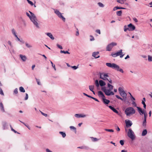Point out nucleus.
<instances>
[{
  "mask_svg": "<svg viewBox=\"0 0 152 152\" xmlns=\"http://www.w3.org/2000/svg\"><path fill=\"white\" fill-rule=\"evenodd\" d=\"M127 136L132 140H133L135 138V136L134 132L131 129H129L127 132Z\"/></svg>",
  "mask_w": 152,
  "mask_h": 152,
  "instance_id": "1a4fd4ad",
  "label": "nucleus"
},
{
  "mask_svg": "<svg viewBox=\"0 0 152 152\" xmlns=\"http://www.w3.org/2000/svg\"><path fill=\"white\" fill-rule=\"evenodd\" d=\"M125 123L127 127H129L131 126L132 124V122L129 120L125 121Z\"/></svg>",
  "mask_w": 152,
  "mask_h": 152,
  "instance_id": "4468645a",
  "label": "nucleus"
},
{
  "mask_svg": "<svg viewBox=\"0 0 152 152\" xmlns=\"http://www.w3.org/2000/svg\"><path fill=\"white\" fill-rule=\"evenodd\" d=\"M99 84L101 86H104L106 85L105 83L102 80L99 81Z\"/></svg>",
  "mask_w": 152,
  "mask_h": 152,
  "instance_id": "4be33fe9",
  "label": "nucleus"
},
{
  "mask_svg": "<svg viewBox=\"0 0 152 152\" xmlns=\"http://www.w3.org/2000/svg\"><path fill=\"white\" fill-rule=\"evenodd\" d=\"M143 119V121L142 122V125L144 126H146V119L142 118Z\"/></svg>",
  "mask_w": 152,
  "mask_h": 152,
  "instance_id": "c85d7f7f",
  "label": "nucleus"
},
{
  "mask_svg": "<svg viewBox=\"0 0 152 152\" xmlns=\"http://www.w3.org/2000/svg\"><path fill=\"white\" fill-rule=\"evenodd\" d=\"M106 65L107 66L112 68L118 71H119L122 73H124L123 70L121 69H120L119 66L115 64L107 63L106 64Z\"/></svg>",
  "mask_w": 152,
  "mask_h": 152,
  "instance_id": "f03ea898",
  "label": "nucleus"
},
{
  "mask_svg": "<svg viewBox=\"0 0 152 152\" xmlns=\"http://www.w3.org/2000/svg\"><path fill=\"white\" fill-rule=\"evenodd\" d=\"M3 127L4 129L7 128V124L6 123H4L3 124Z\"/></svg>",
  "mask_w": 152,
  "mask_h": 152,
  "instance_id": "c756f323",
  "label": "nucleus"
},
{
  "mask_svg": "<svg viewBox=\"0 0 152 152\" xmlns=\"http://www.w3.org/2000/svg\"><path fill=\"white\" fill-rule=\"evenodd\" d=\"M0 109L2 112L4 113L5 112L4 105L2 102L0 103Z\"/></svg>",
  "mask_w": 152,
  "mask_h": 152,
  "instance_id": "f3484780",
  "label": "nucleus"
},
{
  "mask_svg": "<svg viewBox=\"0 0 152 152\" xmlns=\"http://www.w3.org/2000/svg\"><path fill=\"white\" fill-rule=\"evenodd\" d=\"M14 92L15 94H17L18 93V89L17 88H16L14 90Z\"/></svg>",
  "mask_w": 152,
  "mask_h": 152,
  "instance_id": "052dcab7",
  "label": "nucleus"
},
{
  "mask_svg": "<svg viewBox=\"0 0 152 152\" xmlns=\"http://www.w3.org/2000/svg\"><path fill=\"white\" fill-rule=\"evenodd\" d=\"M107 85L108 87L109 88V89L113 90V86L109 83H108Z\"/></svg>",
  "mask_w": 152,
  "mask_h": 152,
  "instance_id": "473e14b6",
  "label": "nucleus"
},
{
  "mask_svg": "<svg viewBox=\"0 0 152 152\" xmlns=\"http://www.w3.org/2000/svg\"><path fill=\"white\" fill-rule=\"evenodd\" d=\"M143 114L144 115V118H143L146 119L148 115L147 113L145 112Z\"/></svg>",
  "mask_w": 152,
  "mask_h": 152,
  "instance_id": "a18cd8bd",
  "label": "nucleus"
},
{
  "mask_svg": "<svg viewBox=\"0 0 152 152\" xmlns=\"http://www.w3.org/2000/svg\"><path fill=\"white\" fill-rule=\"evenodd\" d=\"M147 131L146 129L144 130L142 133V136H145L147 134Z\"/></svg>",
  "mask_w": 152,
  "mask_h": 152,
  "instance_id": "cd10ccee",
  "label": "nucleus"
},
{
  "mask_svg": "<svg viewBox=\"0 0 152 152\" xmlns=\"http://www.w3.org/2000/svg\"><path fill=\"white\" fill-rule=\"evenodd\" d=\"M36 81L38 85H41V83L39 82V80L36 78Z\"/></svg>",
  "mask_w": 152,
  "mask_h": 152,
  "instance_id": "6e6d98bb",
  "label": "nucleus"
},
{
  "mask_svg": "<svg viewBox=\"0 0 152 152\" xmlns=\"http://www.w3.org/2000/svg\"><path fill=\"white\" fill-rule=\"evenodd\" d=\"M28 95L27 93L26 94V97L24 99V100H26L28 99Z\"/></svg>",
  "mask_w": 152,
  "mask_h": 152,
  "instance_id": "5fc2aeb1",
  "label": "nucleus"
},
{
  "mask_svg": "<svg viewBox=\"0 0 152 152\" xmlns=\"http://www.w3.org/2000/svg\"><path fill=\"white\" fill-rule=\"evenodd\" d=\"M46 152H53L48 148H46Z\"/></svg>",
  "mask_w": 152,
  "mask_h": 152,
  "instance_id": "774afa93",
  "label": "nucleus"
},
{
  "mask_svg": "<svg viewBox=\"0 0 152 152\" xmlns=\"http://www.w3.org/2000/svg\"><path fill=\"white\" fill-rule=\"evenodd\" d=\"M120 143L121 144V145H124V141L123 140H120Z\"/></svg>",
  "mask_w": 152,
  "mask_h": 152,
  "instance_id": "864d4df0",
  "label": "nucleus"
},
{
  "mask_svg": "<svg viewBox=\"0 0 152 152\" xmlns=\"http://www.w3.org/2000/svg\"><path fill=\"white\" fill-rule=\"evenodd\" d=\"M50 62L52 66L53 67L54 70L55 71L56 70V69L55 67V65L53 64V63L52 62V61H50Z\"/></svg>",
  "mask_w": 152,
  "mask_h": 152,
  "instance_id": "ea45409f",
  "label": "nucleus"
},
{
  "mask_svg": "<svg viewBox=\"0 0 152 152\" xmlns=\"http://www.w3.org/2000/svg\"><path fill=\"white\" fill-rule=\"evenodd\" d=\"M118 91L119 94L121 96H122L125 101L126 100L127 94L125 92L123 88L121 87H119L118 88Z\"/></svg>",
  "mask_w": 152,
  "mask_h": 152,
  "instance_id": "6e6552de",
  "label": "nucleus"
},
{
  "mask_svg": "<svg viewBox=\"0 0 152 152\" xmlns=\"http://www.w3.org/2000/svg\"><path fill=\"white\" fill-rule=\"evenodd\" d=\"M128 26L129 27V31H132L134 30L135 28V27L132 24L130 23L128 25Z\"/></svg>",
  "mask_w": 152,
  "mask_h": 152,
  "instance_id": "ddd939ff",
  "label": "nucleus"
},
{
  "mask_svg": "<svg viewBox=\"0 0 152 152\" xmlns=\"http://www.w3.org/2000/svg\"><path fill=\"white\" fill-rule=\"evenodd\" d=\"M45 34H46L48 37H50L53 40L54 39V37L53 36V35L50 33H46Z\"/></svg>",
  "mask_w": 152,
  "mask_h": 152,
  "instance_id": "6ab92c4d",
  "label": "nucleus"
},
{
  "mask_svg": "<svg viewBox=\"0 0 152 152\" xmlns=\"http://www.w3.org/2000/svg\"><path fill=\"white\" fill-rule=\"evenodd\" d=\"M129 28H128L126 26H124V30L125 31H126L128 30H129Z\"/></svg>",
  "mask_w": 152,
  "mask_h": 152,
  "instance_id": "09e8293b",
  "label": "nucleus"
},
{
  "mask_svg": "<svg viewBox=\"0 0 152 152\" xmlns=\"http://www.w3.org/2000/svg\"><path fill=\"white\" fill-rule=\"evenodd\" d=\"M95 85H96V86L97 87H98L99 86V84L98 81L97 80H96V81H95Z\"/></svg>",
  "mask_w": 152,
  "mask_h": 152,
  "instance_id": "58836bf2",
  "label": "nucleus"
},
{
  "mask_svg": "<svg viewBox=\"0 0 152 152\" xmlns=\"http://www.w3.org/2000/svg\"><path fill=\"white\" fill-rule=\"evenodd\" d=\"M115 96L118 99H121L122 101L124 100V99H122V98L120 96H119L118 95H115Z\"/></svg>",
  "mask_w": 152,
  "mask_h": 152,
  "instance_id": "c03bdc74",
  "label": "nucleus"
},
{
  "mask_svg": "<svg viewBox=\"0 0 152 152\" xmlns=\"http://www.w3.org/2000/svg\"><path fill=\"white\" fill-rule=\"evenodd\" d=\"M54 12L60 18L62 19V20L65 22V18L62 15V14L61 13L57 10H54Z\"/></svg>",
  "mask_w": 152,
  "mask_h": 152,
  "instance_id": "9b49d317",
  "label": "nucleus"
},
{
  "mask_svg": "<svg viewBox=\"0 0 152 152\" xmlns=\"http://www.w3.org/2000/svg\"><path fill=\"white\" fill-rule=\"evenodd\" d=\"M94 86V85H91L89 86V90L91 91L94 94H95V92L93 91Z\"/></svg>",
  "mask_w": 152,
  "mask_h": 152,
  "instance_id": "aec40b11",
  "label": "nucleus"
},
{
  "mask_svg": "<svg viewBox=\"0 0 152 152\" xmlns=\"http://www.w3.org/2000/svg\"><path fill=\"white\" fill-rule=\"evenodd\" d=\"M102 90L107 96H110L114 94V93L112 91V90L110 89H106L105 87H102Z\"/></svg>",
  "mask_w": 152,
  "mask_h": 152,
  "instance_id": "423d86ee",
  "label": "nucleus"
},
{
  "mask_svg": "<svg viewBox=\"0 0 152 152\" xmlns=\"http://www.w3.org/2000/svg\"><path fill=\"white\" fill-rule=\"evenodd\" d=\"M59 133L62 135L63 138H64L66 136V134L64 132H59Z\"/></svg>",
  "mask_w": 152,
  "mask_h": 152,
  "instance_id": "b1692460",
  "label": "nucleus"
},
{
  "mask_svg": "<svg viewBox=\"0 0 152 152\" xmlns=\"http://www.w3.org/2000/svg\"><path fill=\"white\" fill-rule=\"evenodd\" d=\"M74 116L77 118H80V114H76Z\"/></svg>",
  "mask_w": 152,
  "mask_h": 152,
  "instance_id": "49530a36",
  "label": "nucleus"
},
{
  "mask_svg": "<svg viewBox=\"0 0 152 152\" xmlns=\"http://www.w3.org/2000/svg\"><path fill=\"white\" fill-rule=\"evenodd\" d=\"M20 91L22 92H25V90L23 88V87H20L19 88Z\"/></svg>",
  "mask_w": 152,
  "mask_h": 152,
  "instance_id": "7c9ffc66",
  "label": "nucleus"
},
{
  "mask_svg": "<svg viewBox=\"0 0 152 152\" xmlns=\"http://www.w3.org/2000/svg\"><path fill=\"white\" fill-rule=\"evenodd\" d=\"M19 56L21 60L23 62L26 61L27 59V57L25 55L20 54L19 55Z\"/></svg>",
  "mask_w": 152,
  "mask_h": 152,
  "instance_id": "2eb2a0df",
  "label": "nucleus"
},
{
  "mask_svg": "<svg viewBox=\"0 0 152 152\" xmlns=\"http://www.w3.org/2000/svg\"><path fill=\"white\" fill-rule=\"evenodd\" d=\"M129 94H130L132 98V101H134L135 100V98L132 96L131 94V93H129Z\"/></svg>",
  "mask_w": 152,
  "mask_h": 152,
  "instance_id": "e2e57ef3",
  "label": "nucleus"
},
{
  "mask_svg": "<svg viewBox=\"0 0 152 152\" xmlns=\"http://www.w3.org/2000/svg\"><path fill=\"white\" fill-rule=\"evenodd\" d=\"M148 60L149 61H152V56H150L148 55Z\"/></svg>",
  "mask_w": 152,
  "mask_h": 152,
  "instance_id": "e433bc0d",
  "label": "nucleus"
},
{
  "mask_svg": "<svg viewBox=\"0 0 152 152\" xmlns=\"http://www.w3.org/2000/svg\"><path fill=\"white\" fill-rule=\"evenodd\" d=\"M96 32L99 34H101L100 31L99 29H97L96 31Z\"/></svg>",
  "mask_w": 152,
  "mask_h": 152,
  "instance_id": "69168bd1",
  "label": "nucleus"
},
{
  "mask_svg": "<svg viewBox=\"0 0 152 152\" xmlns=\"http://www.w3.org/2000/svg\"><path fill=\"white\" fill-rule=\"evenodd\" d=\"M98 4L99 7H104V5L101 2H99L98 3Z\"/></svg>",
  "mask_w": 152,
  "mask_h": 152,
  "instance_id": "c9c22d12",
  "label": "nucleus"
},
{
  "mask_svg": "<svg viewBox=\"0 0 152 152\" xmlns=\"http://www.w3.org/2000/svg\"><path fill=\"white\" fill-rule=\"evenodd\" d=\"M12 34L14 35L15 37L16 36V35H17L16 34L15 31L14 29L13 28L12 29Z\"/></svg>",
  "mask_w": 152,
  "mask_h": 152,
  "instance_id": "4c0bfd02",
  "label": "nucleus"
},
{
  "mask_svg": "<svg viewBox=\"0 0 152 152\" xmlns=\"http://www.w3.org/2000/svg\"><path fill=\"white\" fill-rule=\"evenodd\" d=\"M111 55L113 57H116L118 56H120V58H122L124 55V54L122 52V50L121 49L115 53H112Z\"/></svg>",
  "mask_w": 152,
  "mask_h": 152,
  "instance_id": "0eeeda50",
  "label": "nucleus"
},
{
  "mask_svg": "<svg viewBox=\"0 0 152 152\" xmlns=\"http://www.w3.org/2000/svg\"><path fill=\"white\" fill-rule=\"evenodd\" d=\"M98 95L99 97L101 98L102 99L103 102L105 104H108L110 102V101L109 100L105 99V96L103 93L101 91L98 92Z\"/></svg>",
  "mask_w": 152,
  "mask_h": 152,
  "instance_id": "39448f33",
  "label": "nucleus"
},
{
  "mask_svg": "<svg viewBox=\"0 0 152 152\" xmlns=\"http://www.w3.org/2000/svg\"><path fill=\"white\" fill-rule=\"evenodd\" d=\"M137 110L140 115H142L144 113L146 112V111L144 110H142L141 108L139 107H137Z\"/></svg>",
  "mask_w": 152,
  "mask_h": 152,
  "instance_id": "f8f14e48",
  "label": "nucleus"
},
{
  "mask_svg": "<svg viewBox=\"0 0 152 152\" xmlns=\"http://www.w3.org/2000/svg\"><path fill=\"white\" fill-rule=\"evenodd\" d=\"M106 131L110 132H114V130L113 129H104Z\"/></svg>",
  "mask_w": 152,
  "mask_h": 152,
  "instance_id": "79ce46f5",
  "label": "nucleus"
},
{
  "mask_svg": "<svg viewBox=\"0 0 152 152\" xmlns=\"http://www.w3.org/2000/svg\"><path fill=\"white\" fill-rule=\"evenodd\" d=\"M30 4L31 6H33L34 5V4L31 1H30L29 0H26Z\"/></svg>",
  "mask_w": 152,
  "mask_h": 152,
  "instance_id": "37998d69",
  "label": "nucleus"
},
{
  "mask_svg": "<svg viewBox=\"0 0 152 152\" xmlns=\"http://www.w3.org/2000/svg\"><path fill=\"white\" fill-rule=\"evenodd\" d=\"M60 53H64V54H69L70 53H69L68 51H64V50H61L60 51Z\"/></svg>",
  "mask_w": 152,
  "mask_h": 152,
  "instance_id": "72a5a7b5",
  "label": "nucleus"
},
{
  "mask_svg": "<svg viewBox=\"0 0 152 152\" xmlns=\"http://www.w3.org/2000/svg\"><path fill=\"white\" fill-rule=\"evenodd\" d=\"M100 78L103 80L109 81L110 83H112V81L110 78L107 74L102 73L100 74Z\"/></svg>",
  "mask_w": 152,
  "mask_h": 152,
  "instance_id": "20e7f679",
  "label": "nucleus"
},
{
  "mask_svg": "<svg viewBox=\"0 0 152 152\" xmlns=\"http://www.w3.org/2000/svg\"><path fill=\"white\" fill-rule=\"evenodd\" d=\"M117 1L121 4H123L124 3V0H117Z\"/></svg>",
  "mask_w": 152,
  "mask_h": 152,
  "instance_id": "a19ab883",
  "label": "nucleus"
},
{
  "mask_svg": "<svg viewBox=\"0 0 152 152\" xmlns=\"http://www.w3.org/2000/svg\"><path fill=\"white\" fill-rule=\"evenodd\" d=\"M135 113V110L131 107H127L125 111V113L127 116H130L134 114Z\"/></svg>",
  "mask_w": 152,
  "mask_h": 152,
  "instance_id": "7ed1b4c3",
  "label": "nucleus"
},
{
  "mask_svg": "<svg viewBox=\"0 0 152 152\" xmlns=\"http://www.w3.org/2000/svg\"><path fill=\"white\" fill-rule=\"evenodd\" d=\"M90 37H91V38L90 39V41H93L94 40V38L92 36L90 35Z\"/></svg>",
  "mask_w": 152,
  "mask_h": 152,
  "instance_id": "8fccbe9b",
  "label": "nucleus"
},
{
  "mask_svg": "<svg viewBox=\"0 0 152 152\" xmlns=\"http://www.w3.org/2000/svg\"><path fill=\"white\" fill-rule=\"evenodd\" d=\"M125 8L122 7H115L113 9V10L114 11H115L118 9H125Z\"/></svg>",
  "mask_w": 152,
  "mask_h": 152,
  "instance_id": "5701e85b",
  "label": "nucleus"
},
{
  "mask_svg": "<svg viewBox=\"0 0 152 152\" xmlns=\"http://www.w3.org/2000/svg\"><path fill=\"white\" fill-rule=\"evenodd\" d=\"M0 94L1 95H4V94L3 93V91H2V89L1 88H0Z\"/></svg>",
  "mask_w": 152,
  "mask_h": 152,
  "instance_id": "bf43d9fd",
  "label": "nucleus"
},
{
  "mask_svg": "<svg viewBox=\"0 0 152 152\" xmlns=\"http://www.w3.org/2000/svg\"><path fill=\"white\" fill-rule=\"evenodd\" d=\"M29 13L26 12V15L29 18L31 21L32 22L33 24L37 28H39V26L37 22V19L35 15L30 11H29Z\"/></svg>",
  "mask_w": 152,
  "mask_h": 152,
  "instance_id": "f257e3e1",
  "label": "nucleus"
},
{
  "mask_svg": "<svg viewBox=\"0 0 152 152\" xmlns=\"http://www.w3.org/2000/svg\"><path fill=\"white\" fill-rule=\"evenodd\" d=\"M108 107L110 109H111L113 112L117 114L118 113V111L116 110L115 108H114V107H112L111 106H109Z\"/></svg>",
  "mask_w": 152,
  "mask_h": 152,
  "instance_id": "a211bd4d",
  "label": "nucleus"
},
{
  "mask_svg": "<svg viewBox=\"0 0 152 152\" xmlns=\"http://www.w3.org/2000/svg\"><path fill=\"white\" fill-rule=\"evenodd\" d=\"M117 43L115 42H112L108 44L106 47V50L110 51L113 47L117 45Z\"/></svg>",
  "mask_w": 152,
  "mask_h": 152,
  "instance_id": "9d476101",
  "label": "nucleus"
},
{
  "mask_svg": "<svg viewBox=\"0 0 152 152\" xmlns=\"http://www.w3.org/2000/svg\"><path fill=\"white\" fill-rule=\"evenodd\" d=\"M71 67L72 68H73L74 70H76L77 69V68H78V66H71Z\"/></svg>",
  "mask_w": 152,
  "mask_h": 152,
  "instance_id": "603ef678",
  "label": "nucleus"
},
{
  "mask_svg": "<svg viewBox=\"0 0 152 152\" xmlns=\"http://www.w3.org/2000/svg\"><path fill=\"white\" fill-rule=\"evenodd\" d=\"M122 13V11L121 10L117 11L116 12V14L118 16H121V15Z\"/></svg>",
  "mask_w": 152,
  "mask_h": 152,
  "instance_id": "2f4dec72",
  "label": "nucleus"
},
{
  "mask_svg": "<svg viewBox=\"0 0 152 152\" xmlns=\"http://www.w3.org/2000/svg\"><path fill=\"white\" fill-rule=\"evenodd\" d=\"M77 148L81 149H87L88 148V147L86 146H82L78 147H77Z\"/></svg>",
  "mask_w": 152,
  "mask_h": 152,
  "instance_id": "bb28decb",
  "label": "nucleus"
},
{
  "mask_svg": "<svg viewBox=\"0 0 152 152\" xmlns=\"http://www.w3.org/2000/svg\"><path fill=\"white\" fill-rule=\"evenodd\" d=\"M87 116L86 115H84L83 114H80V118H84L86 117Z\"/></svg>",
  "mask_w": 152,
  "mask_h": 152,
  "instance_id": "3c124183",
  "label": "nucleus"
},
{
  "mask_svg": "<svg viewBox=\"0 0 152 152\" xmlns=\"http://www.w3.org/2000/svg\"><path fill=\"white\" fill-rule=\"evenodd\" d=\"M20 121L23 124H24L29 129H30V127H29V126L27 125L24 123Z\"/></svg>",
  "mask_w": 152,
  "mask_h": 152,
  "instance_id": "680f3d73",
  "label": "nucleus"
},
{
  "mask_svg": "<svg viewBox=\"0 0 152 152\" xmlns=\"http://www.w3.org/2000/svg\"><path fill=\"white\" fill-rule=\"evenodd\" d=\"M145 98H143L142 101V103L143 105V107L145 109H146V105L145 104Z\"/></svg>",
  "mask_w": 152,
  "mask_h": 152,
  "instance_id": "412c9836",
  "label": "nucleus"
},
{
  "mask_svg": "<svg viewBox=\"0 0 152 152\" xmlns=\"http://www.w3.org/2000/svg\"><path fill=\"white\" fill-rule=\"evenodd\" d=\"M90 138H91L92 141L93 142H94L97 141L99 140V139H98L97 138H96L94 137H90Z\"/></svg>",
  "mask_w": 152,
  "mask_h": 152,
  "instance_id": "393cba45",
  "label": "nucleus"
},
{
  "mask_svg": "<svg viewBox=\"0 0 152 152\" xmlns=\"http://www.w3.org/2000/svg\"><path fill=\"white\" fill-rule=\"evenodd\" d=\"M56 45L58 48H59L60 49H63L61 45H60L58 44H57Z\"/></svg>",
  "mask_w": 152,
  "mask_h": 152,
  "instance_id": "4d7b16f0",
  "label": "nucleus"
},
{
  "mask_svg": "<svg viewBox=\"0 0 152 152\" xmlns=\"http://www.w3.org/2000/svg\"><path fill=\"white\" fill-rule=\"evenodd\" d=\"M25 44L26 47L28 48H30L32 47V46L31 45L28 44L27 42H26L25 43Z\"/></svg>",
  "mask_w": 152,
  "mask_h": 152,
  "instance_id": "a878e982",
  "label": "nucleus"
},
{
  "mask_svg": "<svg viewBox=\"0 0 152 152\" xmlns=\"http://www.w3.org/2000/svg\"><path fill=\"white\" fill-rule=\"evenodd\" d=\"M132 104L134 107L137 106V104L134 101H132Z\"/></svg>",
  "mask_w": 152,
  "mask_h": 152,
  "instance_id": "0e129e2a",
  "label": "nucleus"
},
{
  "mask_svg": "<svg viewBox=\"0 0 152 152\" xmlns=\"http://www.w3.org/2000/svg\"><path fill=\"white\" fill-rule=\"evenodd\" d=\"M71 129H73L75 131V132H76V129L75 127L73 126H71L69 127Z\"/></svg>",
  "mask_w": 152,
  "mask_h": 152,
  "instance_id": "f704fd0d",
  "label": "nucleus"
},
{
  "mask_svg": "<svg viewBox=\"0 0 152 152\" xmlns=\"http://www.w3.org/2000/svg\"><path fill=\"white\" fill-rule=\"evenodd\" d=\"M133 20L136 23H137L138 22V20L136 18H133Z\"/></svg>",
  "mask_w": 152,
  "mask_h": 152,
  "instance_id": "338daca9",
  "label": "nucleus"
},
{
  "mask_svg": "<svg viewBox=\"0 0 152 152\" xmlns=\"http://www.w3.org/2000/svg\"><path fill=\"white\" fill-rule=\"evenodd\" d=\"M39 111H40V112L41 113V114H42V115H44V116H45V117H47V114L45 113H43V112H42L40 110H39Z\"/></svg>",
  "mask_w": 152,
  "mask_h": 152,
  "instance_id": "de8ad7c7",
  "label": "nucleus"
},
{
  "mask_svg": "<svg viewBox=\"0 0 152 152\" xmlns=\"http://www.w3.org/2000/svg\"><path fill=\"white\" fill-rule=\"evenodd\" d=\"M8 44L11 47H12L13 46H12V43L11 42V41H9L8 42Z\"/></svg>",
  "mask_w": 152,
  "mask_h": 152,
  "instance_id": "13d9d810",
  "label": "nucleus"
},
{
  "mask_svg": "<svg viewBox=\"0 0 152 152\" xmlns=\"http://www.w3.org/2000/svg\"><path fill=\"white\" fill-rule=\"evenodd\" d=\"M99 52H94L92 54V56L95 58H99L100 56H99Z\"/></svg>",
  "mask_w": 152,
  "mask_h": 152,
  "instance_id": "dca6fc26",
  "label": "nucleus"
}]
</instances>
